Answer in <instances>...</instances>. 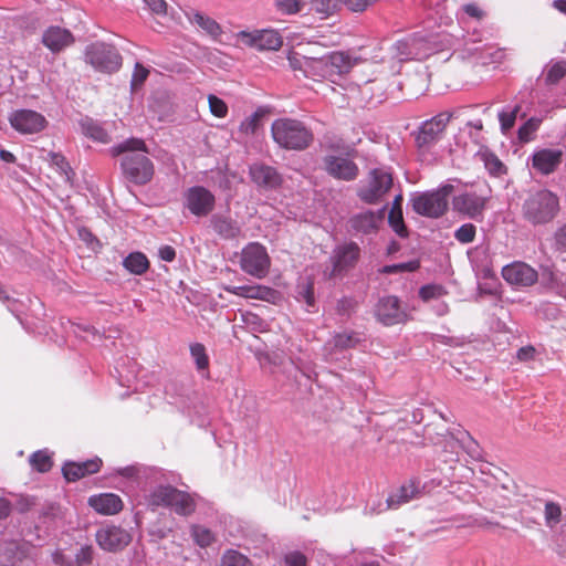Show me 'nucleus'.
Masks as SVG:
<instances>
[{
	"label": "nucleus",
	"instance_id": "f257e3e1",
	"mask_svg": "<svg viewBox=\"0 0 566 566\" xmlns=\"http://www.w3.org/2000/svg\"><path fill=\"white\" fill-rule=\"evenodd\" d=\"M112 156L128 153L122 160V169L127 179L136 185L149 182L154 176V165L147 157L145 142L139 138H130L109 149Z\"/></svg>",
	"mask_w": 566,
	"mask_h": 566
},
{
	"label": "nucleus",
	"instance_id": "f03ea898",
	"mask_svg": "<svg viewBox=\"0 0 566 566\" xmlns=\"http://www.w3.org/2000/svg\"><path fill=\"white\" fill-rule=\"evenodd\" d=\"M271 133L273 140L289 150H303L313 142L312 132L302 122L293 118L275 119Z\"/></svg>",
	"mask_w": 566,
	"mask_h": 566
},
{
	"label": "nucleus",
	"instance_id": "7ed1b4c3",
	"mask_svg": "<svg viewBox=\"0 0 566 566\" xmlns=\"http://www.w3.org/2000/svg\"><path fill=\"white\" fill-rule=\"evenodd\" d=\"M559 199L547 189L531 192L523 203V216L532 224L551 222L558 213Z\"/></svg>",
	"mask_w": 566,
	"mask_h": 566
},
{
	"label": "nucleus",
	"instance_id": "20e7f679",
	"mask_svg": "<svg viewBox=\"0 0 566 566\" xmlns=\"http://www.w3.org/2000/svg\"><path fill=\"white\" fill-rule=\"evenodd\" d=\"M452 191L453 186L446 184L433 191L416 193L411 199L412 208L418 214L438 218L447 211L448 197Z\"/></svg>",
	"mask_w": 566,
	"mask_h": 566
},
{
	"label": "nucleus",
	"instance_id": "39448f33",
	"mask_svg": "<svg viewBox=\"0 0 566 566\" xmlns=\"http://www.w3.org/2000/svg\"><path fill=\"white\" fill-rule=\"evenodd\" d=\"M271 259L265 247L258 242L247 244L240 253V268L247 274L263 279L268 275Z\"/></svg>",
	"mask_w": 566,
	"mask_h": 566
},
{
	"label": "nucleus",
	"instance_id": "423d86ee",
	"mask_svg": "<svg viewBox=\"0 0 566 566\" xmlns=\"http://www.w3.org/2000/svg\"><path fill=\"white\" fill-rule=\"evenodd\" d=\"M85 61L96 71L104 73L116 72L122 65L118 51L104 42L90 44L85 50Z\"/></svg>",
	"mask_w": 566,
	"mask_h": 566
},
{
	"label": "nucleus",
	"instance_id": "0eeeda50",
	"mask_svg": "<svg viewBox=\"0 0 566 566\" xmlns=\"http://www.w3.org/2000/svg\"><path fill=\"white\" fill-rule=\"evenodd\" d=\"M392 185L391 174L384 168L373 169L367 179V184L360 187L359 198L366 203L378 202Z\"/></svg>",
	"mask_w": 566,
	"mask_h": 566
},
{
	"label": "nucleus",
	"instance_id": "6e6552de",
	"mask_svg": "<svg viewBox=\"0 0 566 566\" xmlns=\"http://www.w3.org/2000/svg\"><path fill=\"white\" fill-rule=\"evenodd\" d=\"M95 541L101 549L115 553L130 543L132 535L120 526L104 525L96 531Z\"/></svg>",
	"mask_w": 566,
	"mask_h": 566
},
{
	"label": "nucleus",
	"instance_id": "1a4fd4ad",
	"mask_svg": "<svg viewBox=\"0 0 566 566\" xmlns=\"http://www.w3.org/2000/svg\"><path fill=\"white\" fill-rule=\"evenodd\" d=\"M238 39L241 43L260 51H276L283 43L282 36L275 30L241 31L238 33Z\"/></svg>",
	"mask_w": 566,
	"mask_h": 566
},
{
	"label": "nucleus",
	"instance_id": "9d476101",
	"mask_svg": "<svg viewBox=\"0 0 566 566\" xmlns=\"http://www.w3.org/2000/svg\"><path fill=\"white\" fill-rule=\"evenodd\" d=\"M11 126L21 134H35L46 126L45 117L32 109H18L10 114Z\"/></svg>",
	"mask_w": 566,
	"mask_h": 566
},
{
	"label": "nucleus",
	"instance_id": "9b49d317",
	"mask_svg": "<svg viewBox=\"0 0 566 566\" xmlns=\"http://www.w3.org/2000/svg\"><path fill=\"white\" fill-rule=\"evenodd\" d=\"M486 202L488 197L471 191L454 197L453 208L470 219L482 220Z\"/></svg>",
	"mask_w": 566,
	"mask_h": 566
},
{
	"label": "nucleus",
	"instance_id": "f8f14e48",
	"mask_svg": "<svg viewBox=\"0 0 566 566\" xmlns=\"http://www.w3.org/2000/svg\"><path fill=\"white\" fill-rule=\"evenodd\" d=\"M359 247L354 242L338 245L331 258L333 268L328 276L340 275L355 266L359 259Z\"/></svg>",
	"mask_w": 566,
	"mask_h": 566
},
{
	"label": "nucleus",
	"instance_id": "ddd939ff",
	"mask_svg": "<svg viewBox=\"0 0 566 566\" xmlns=\"http://www.w3.org/2000/svg\"><path fill=\"white\" fill-rule=\"evenodd\" d=\"M316 63L322 67L324 77H334L347 74L358 63V59L344 52H333Z\"/></svg>",
	"mask_w": 566,
	"mask_h": 566
},
{
	"label": "nucleus",
	"instance_id": "4468645a",
	"mask_svg": "<svg viewBox=\"0 0 566 566\" xmlns=\"http://www.w3.org/2000/svg\"><path fill=\"white\" fill-rule=\"evenodd\" d=\"M186 207L195 216H207L214 207V196L206 188L196 186L185 195Z\"/></svg>",
	"mask_w": 566,
	"mask_h": 566
},
{
	"label": "nucleus",
	"instance_id": "2eb2a0df",
	"mask_svg": "<svg viewBox=\"0 0 566 566\" xmlns=\"http://www.w3.org/2000/svg\"><path fill=\"white\" fill-rule=\"evenodd\" d=\"M503 279L511 285L531 286L537 281V272L524 262H513L502 269Z\"/></svg>",
	"mask_w": 566,
	"mask_h": 566
},
{
	"label": "nucleus",
	"instance_id": "dca6fc26",
	"mask_svg": "<svg viewBox=\"0 0 566 566\" xmlns=\"http://www.w3.org/2000/svg\"><path fill=\"white\" fill-rule=\"evenodd\" d=\"M377 319L384 325L391 326L405 322L407 315L400 308L396 296H386L379 300L375 308Z\"/></svg>",
	"mask_w": 566,
	"mask_h": 566
},
{
	"label": "nucleus",
	"instance_id": "f3484780",
	"mask_svg": "<svg viewBox=\"0 0 566 566\" xmlns=\"http://www.w3.org/2000/svg\"><path fill=\"white\" fill-rule=\"evenodd\" d=\"M424 486L420 488L419 481L411 480L408 483L401 485L396 492L390 494L386 501V505H380L379 510L371 509L375 513H381L386 510L398 509L401 504L408 503L409 501L417 499L423 493Z\"/></svg>",
	"mask_w": 566,
	"mask_h": 566
},
{
	"label": "nucleus",
	"instance_id": "a211bd4d",
	"mask_svg": "<svg viewBox=\"0 0 566 566\" xmlns=\"http://www.w3.org/2000/svg\"><path fill=\"white\" fill-rule=\"evenodd\" d=\"M563 151L556 148H541L532 155V167L542 175L554 172L560 165Z\"/></svg>",
	"mask_w": 566,
	"mask_h": 566
},
{
	"label": "nucleus",
	"instance_id": "6ab92c4d",
	"mask_svg": "<svg viewBox=\"0 0 566 566\" xmlns=\"http://www.w3.org/2000/svg\"><path fill=\"white\" fill-rule=\"evenodd\" d=\"M324 164L326 171L337 179L353 180L358 175L356 164L345 157L326 156Z\"/></svg>",
	"mask_w": 566,
	"mask_h": 566
},
{
	"label": "nucleus",
	"instance_id": "aec40b11",
	"mask_svg": "<svg viewBox=\"0 0 566 566\" xmlns=\"http://www.w3.org/2000/svg\"><path fill=\"white\" fill-rule=\"evenodd\" d=\"M73 41L74 38L72 33L67 29L60 27H50L42 35L43 44L52 52L64 50L66 46L71 45Z\"/></svg>",
	"mask_w": 566,
	"mask_h": 566
},
{
	"label": "nucleus",
	"instance_id": "412c9836",
	"mask_svg": "<svg viewBox=\"0 0 566 566\" xmlns=\"http://www.w3.org/2000/svg\"><path fill=\"white\" fill-rule=\"evenodd\" d=\"M88 505L99 514L114 515L122 511L123 501L114 493H102L91 496Z\"/></svg>",
	"mask_w": 566,
	"mask_h": 566
},
{
	"label": "nucleus",
	"instance_id": "4be33fe9",
	"mask_svg": "<svg viewBox=\"0 0 566 566\" xmlns=\"http://www.w3.org/2000/svg\"><path fill=\"white\" fill-rule=\"evenodd\" d=\"M102 460L95 458L84 462H66L62 469L63 475L67 481H76L86 474L95 473L99 470Z\"/></svg>",
	"mask_w": 566,
	"mask_h": 566
},
{
	"label": "nucleus",
	"instance_id": "5701e85b",
	"mask_svg": "<svg viewBox=\"0 0 566 566\" xmlns=\"http://www.w3.org/2000/svg\"><path fill=\"white\" fill-rule=\"evenodd\" d=\"M252 180L260 187L274 189L281 184V177L277 171L262 164H255L250 167Z\"/></svg>",
	"mask_w": 566,
	"mask_h": 566
},
{
	"label": "nucleus",
	"instance_id": "b1692460",
	"mask_svg": "<svg viewBox=\"0 0 566 566\" xmlns=\"http://www.w3.org/2000/svg\"><path fill=\"white\" fill-rule=\"evenodd\" d=\"M385 208L379 212L364 211L350 219V227L356 232L371 233L378 229L379 223L384 218Z\"/></svg>",
	"mask_w": 566,
	"mask_h": 566
},
{
	"label": "nucleus",
	"instance_id": "393cba45",
	"mask_svg": "<svg viewBox=\"0 0 566 566\" xmlns=\"http://www.w3.org/2000/svg\"><path fill=\"white\" fill-rule=\"evenodd\" d=\"M451 115L449 113H440L439 115L432 117L429 120H426L420 129L419 138L423 143H429L433 140L438 135H440L447 124L449 123Z\"/></svg>",
	"mask_w": 566,
	"mask_h": 566
},
{
	"label": "nucleus",
	"instance_id": "a878e982",
	"mask_svg": "<svg viewBox=\"0 0 566 566\" xmlns=\"http://www.w3.org/2000/svg\"><path fill=\"white\" fill-rule=\"evenodd\" d=\"M211 226L216 233L222 239L232 240L241 235V228L237 221L222 214H214L211 218Z\"/></svg>",
	"mask_w": 566,
	"mask_h": 566
},
{
	"label": "nucleus",
	"instance_id": "bb28decb",
	"mask_svg": "<svg viewBox=\"0 0 566 566\" xmlns=\"http://www.w3.org/2000/svg\"><path fill=\"white\" fill-rule=\"evenodd\" d=\"M224 290L237 296L254 300H270L274 291L263 285H229Z\"/></svg>",
	"mask_w": 566,
	"mask_h": 566
},
{
	"label": "nucleus",
	"instance_id": "cd10ccee",
	"mask_svg": "<svg viewBox=\"0 0 566 566\" xmlns=\"http://www.w3.org/2000/svg\"><path fill=\"white\" fill-rule=\"evenodd\" d=\"M190 23L199 27L203 32L213 39L221 35L222 30L220 24L212 18L199 12L192 11L186 14Z\"/></svg>",
	"mask_w": 566,
	"mask_h": 566
},
{
	"label": "nucleus",
	"instance_id": "c85d7f7f",
	"mask_svg": "<svg viewBox=\"0 0 566 566\" xmlns=\"http://www.w3.org/2000/svg\"><path fill=\"white\" fill-rule=\"evenodd\" d=\"M444 442L446 451L448 452L457 453L458 448L461 446L472 459L480 460L482 458L479 444L469 436L465 438V440L461 441L453 438L452 436H447L444 438Z\"/></svg>",
	"mask_w": 566,
	"mask_h": 566
},
{
	"label": "nucleus",
	"instance_id": "c756f323",
	"mask_svg": "<svg viewBox=\"0 0 566 566\" xmlns=\"http://www.w3.org/2000/svg\"><path fill=\"white\" fill-rule=\"evenodd\" d=\"M177 490L171 485H158L147 496V503L153 507L165 506L170 509Z\"/></svg>",
	"mask_w": 566,
	"mask_h": 566
},
{
	"label": "nucleus",
	"instance_id": "7c9ffc66",
	"mask_svg": "<svg viewBox=\"0 0 566 566\" xmlns=\"http://www.w3.org/2000/svg\"><path fill=\"white\" fill-rule=\"evenodd\" d=\"M357 340L358 338L354 333H338L325 344V355L328 359H333L334 349H347L354 347Z\"/></svg>",
	"mask_w": 566,
	"mask_h": 566
},
{
	"label": "nucleus",
	"instance_id": "2f4dec72",
	"mask_svg": "<svg viewBox=\"0 0 566 566\" xmlns=\"http://www.w3.org/2000/svg\"><path fill=\"white\" fill-rule=\"evenodd\" d=\"M175 494L170 509L181 516L191 515L196 511L193 496L181 490H177Z\"/></svg>",
	"mask_w": 566,
	"mask_h": 566
},
{
	"label": "nucleus",
	"instance_id": "473e14b6",
	"mask_svg": "<svg viewBox=\"0 0 566 566\" xmlns=\"http://www.w3.org/2000/svg\"><path fill=\"white\" fill-rule=\"evenodd\" d=\"M124 268L132 274L142 275L149 269V261L142 252H132L123 260Z\"/></svg>",
	"mask_w": 566,
	"mask_h": 566
},
{
	"label": "nucleus",
	"instance_id": "72a5a7b5",
	"mask_svg": "<svg viewBox=\"0 0 566 566\" xmlns=\"http://www.w3.org/2000/svg\"><path fill=\"white\" fill-rule=\"evenodd\" d=\"M342 4V0H310L307 1V10L319 14L325 19L334 14Z\"/></svg>",
	"mask_w": 566,
	"mask_h": 566
},
{
	"label": "nucleus",
	"instance_id": "f704fd0d",
	"mask_svg": "<svg viewBox=\"0 0 566 566\" xmlns=\"http://www.w3.org/2000/svg\"><path fill=\"white\" fill-rule=\"evenodd\" d=\"M83 134L98 143L107 144L111 138L107 132L96 122L91 118H85L81 123Z\"/></svg>",
	"mask_w": 566,
	"mask_h": 566
},
{
	"label": "nucleus",
	"instance_id": "c9c22d12",
	"mask_svg": "<svg viewBox=\"0 0 566 566\" xmlns=\"http://www.w3.org/2000/svg\"><path fill=\"white\" fill-rule=\"evenodd\" d=\"M514 492L509 486L495 484L488 492L491 502L500 507H505L511 503Z\"/></svg>",
	"mask_w": 566,
	"mask_h": 566
},
{
	"label": "nucleus",
	"instance_id": "e433bc0d",
	"mask_svg": "<svg viewBox=\"0 0 566 566\" xmlns=\"http://www.w3.org/2000/svg\"><path fill=\"white\" fill-rule=\"evenodd\" d=\"M276 11L284 15H292L307 9V0H275Z\"/></svg>",
	"mask_w": 566,
	"mask_h": 566
},
{
	"label": "nucleus",
	"instance_id": "4c0bfd02",
	"mask_svg": "<svg viewBox=\"0 0 566 566\" xmlns=\"http://www.w3.org/2000/svg\"><path fill=\"white\" fill-rule=\"evenodd\" d=\"M190 533L193 542L202 548L210 546L216 541L213 532L203 525H191Z\"/></svg>",
	"mask_w": 566,
	"mask_h": 566
},
{
	"label": "nucleus",
	"instance_id": "58836bf2",
	"mask_svg": "<svg viewBox=\"0 0 566 566\" xmlns=\"http://www.w3.org/2000/svg\"><path fill=\"white\" fill-rule=\"evenodd\" d=\"M520 111L521 105L517 104L513 107H505L499 112V122L503 134H507L514 127Z\"/></svg>",
	"mask_w": 566,
	"mask_h": 566
},
{
	"label": "nucleus",
	"instance_id": "ea45409f",
	"mask_svg": "<svg viewBox=\"0 0 566 566\" xmlns=\"http://www.w3.org/2000/svg\"><path fill=\"white\" fill-rule=\"evenodd\" d=\"M221 566H252V563L240 552L228 549L221 557Z\"/></svg>",
	"mask_w": 566,
	"mask_h": 566
},
{
	"label": "nucleus",
	"instance_id": "a19ab883",
	"mask_svg": "<svg viewBox=\"0 0 566 566\" xmlns=\"http://www.w3.org/2000/svg\"><path fill=\"white\" fill-rule=\"evenodd\" d=\"M30 464L39 472H48L52 467V459L46 450H39L30 457Z\"/></svg>",
	"mask_w": 566,
	"mask_h": 566
},
{
	"label": "nucleus",
	"instance_id": "79ce46f5",
	"mask_svg": "<svg viewBox=\"0 0 566 566\" xmlns=\"http://www.w3.org/2000/svg\"><path fill=\"white\" fill-rule=\"evenodd\" d=\"M190 354L196 363L198 370H207L209 367V357L206 353V348L200 343H195L190 346Z\"/></svg>",
	"mask_w": 566,
	"mask_h": 566
},
{
	"label": "nucleus",
	"instance_id": "37998d69",
	"mask_svg": "<svg viewBox=\"0 0 566 566\" xmlns=\"http://www.w3.org/2000/svg\"><path fill=\"white\" fill-rule=\"evenodd\" d=\"M541 119L537 117H532L524 123L517 132L518 139L522 143H528L533 139L534 133L538 129L541 125Z\"/></svg>",
	"mask_w": 566,
	"mask_h": 566
},
{
	"label": "nucleus",
	"instance_id": "c03bdc74",
	"mask_svg": "<svg viewBox=\"0 0 566 566\" xmlns=\"http://www.w3.org/2000/svg\"><path fill=\"white\" fill-rule=\"evenodd\" d=\"M545 524L549 528H554L562 518V509L557 503L546 502L544 510Z\"/></svg>",
	"mask_w": 566,
	"mask_h": 566
},
{
	"label": "nucleus",
	"instance_id": "a18cd8bd",
	"mask_svg": "<svg viewBox=\"0 0 566 566\" xmlns=\"http://www.w3.org/2000/svg\"><path fill=\"white\" fill-rule=\"evenodd\" d=\"M261 118H262V114L259 112H254L250 116L245 117L240 124V127H239L240 133L245 136H251V135L255 134V132L260 127Z\"/></svg>",
	"mask_w": 566,
	"mask_h": 566
},
{
	"label": "nucleus",
	"instance_id": "49530a36",
	"mask_svg": "<svg viewBox=\"0 0 566 566\" xmlns=\"http://www.w3.org/2000/svg\"><path fill=\"white\" fill-rule=\"evenodd\" d=\"M388 222L392 230L400 237L407 234V230L403 223L402 209H391L388 216Z\"/></svg>",
	"mask_w": 566,
	"mask_h": 566
},
{
	"label": "nucleus",
	"instance_id": "de8ad7c7",
	"mask_svg": "<svg viewBox=\"0 0 566 566\" xmlns=\"http://www.w3.org/2000/svg\"><path fill=\"white\" fill-rule=\"evenodd\" d=\"M482 158H483L485 168L490 171V174L500 176L504 172V170H505L504 165L494 154L484 151L482 154Z\"/></svg>",
	"mask_w": 566,
	"mask_h": 566
},
{
	"label": "nucleus",
	"instance_id": "09e8293b",
	"mask_svg": "<svg viewBox=\"0 0 566 566\" xmlns=\"http://www.w3.org/2000/svg\"><path fill=\"white\" fill-rule=\"evenodd\" d=\"M242 322L244 325L251 331V332H265L266 331V324L265 322L260 318L256 314L245 312L241 314Z\"/></svg>",
	"mask_w": 566,
	"mask_h": 566
},
{
	"label": "nucleus",
	"instance_id": "8fccbe9b",
	"mask_svg": "<svg viewBox=\"0 0 566 566\" xmlns=\"http://www.w3.org/2000/svg\"><path fill=\"white\" fill-rule=\"evenodd\" d=\"M446 294V290L442 285L439 284H428L420 289L419 296L423 301H430L433 298H439Z\"/></svg>",
	"mask_w": 566,
	"mask_h": 566
},
{
	"label": "nucleus",
	"instance_id": "3c124183",
	"mask_svg": "<svg viewBox=\"0 0 566 566\" xmlns=\"http://www.w3.org/2000/svg\"><path fill=\"white\" fill-rule=\"evenodd\" d=\"M208 104L212 115L219 118H223L228 114L227 104L216 95L210 94L208 96Z\"/></svg>",
	"mask_w": 566,
	"mask_h": 566
},
{
	"label": "nucleus",
	"instance_id": "603ef678",
	"mask_svg": "<svg viewBox=\"0 0 566 566\" xmlns=\"http://www.w3.org/2000/svg\"><path fill=\"white\" fill-rule=\"evenodd\" d=\"M475 237V227L471 223L461 226L455 232L454 238L461 243H470Z\"/></svg>",
	"mask_w": 566,
	"mask_h": 566
},
{
	"label": "nucleus",
	"instance_id": "864d4df0",
	"mask_svg": "<svg viewBox=\"0 0 566 566\" xmlns=\"http://www.w3.org/2000/svg\"><path fill=\"white\" fill-rule=\"evenodd\" d=\"M49 157H50L51 165L54 166L69 180L70 179L69 174L71 171V168L69 166V163L65 160V158L62 155L56 154V153H50Z\"/></svg>",
	"mask_w": 566,
	"mask_h": 566
},
{
	"label": "nucleus",
	"instance_id": "5fc2aeb1",
	"mask_svg": "<svg viewBox=\"0 0 566 566\" xmlns=\"http://www.w3.org/2000/svg\"><path fill=\"white\" fill-rule=\"evenodd\" d=\"M394 50H395L394 56L400 61L411 59L413 55L411 45L407 41H398L394 45Z\"/></svg>",
	"mask_w": 566,
	"mask_h": 566
},
{
	"label": "nucleus",
	"instance_id": "6e6d98bb",
	"mask_svg": "<svg viewBox=\"0 0 566 566\" xmlns=\"http://www.w3.org/2000/svg\"><path fill=\"white\" fill-rule=\"evenodd\" d=\"M485 256L486 258V250L485 249H479L476 248L472 253H470L471 262L476 271H481L484 276L491 275V269L488 265H480L479 264V256Z\"/></svg>",
	"mask_w": 566,
	"mask_h": 566
},
{
	"label": "nucleus",
	"instance_id": "4d7b16f0",
	"mask_svg": "<svg viewBox=\"0 0 566 566\" xmlns=\"http://www.w3.org/2000/svg\"><path fill=\"white\" fill-rule=\"evenodd\" d=\"M566 74V63L558 62L553 64L547 72V81L555 83Z\"/></svg>",
	"mask_w": 566,
	"mask_h": 566
},
{
	"label": "nucleus",
	"instance_id": "13d9d810",
	"mask_svg": "<svg viewBox=\"0 0 566 566\" xmlns=\"http://www.w3.org/2000/svg\"><path fill=\"white\" fill-rule=\"evenodd\" d=\"M93 547L91 545L83 546L75 555V562L78 565H88L93 560Z\"/></svg>",
	"mask_w": 566,
	"mask_h": 566
},
{
	"label": "nucleus",
	"instance_id": "bf43d9fd",
	"mask_svg": "<svg viewBox=\"0 0 566 566\" xmlns=\"http://www.w3.org/2000/svg\"><path fill=\"white\" fill-rule=\"evenodd\" d=\"M554 247L560 253H566V224L556 230L554 235Z\"/></svg>",
	"mask_w": 566,
	"mask_h": 566
},
{
	"label": "nucleus",
	"instance_id": "052dcab7",
	"mask_svg": "<svg viewBox=\"0 0 566 566\" xmlns=\"http://www.w3.org/2000/svg\"><path fill=\"white\" fill-rule=\"evenodd\" d=\"M148 73L149 72H148V70L146 67H144L139 63H136L135 70H134V73H133L132 85L133 86L142 85L145 82V80L147 78Z\"/></svg>",
	"mask_w": 566,
	"mask_h": 566
},
{
	"label": "nucleus",
	"instance_id": "680f3d73",
	"mask_svg": "<svg viewBox=\"0 0 566 566\" xmlns=\"http://www.w3.org/2000/svg\"><path fill=\"white\" fill-rule=\"evenodd\" d=\"M375 0H342L346 7L353 12H361L366 10Z\"/></svg>",
	"mask_w": 566,
	"mask_h": 566
},
{
	"label": "nucleus",
	"instance_id": "e2e57ef3",
	"mask_svg": "<svg viewBox=\"0 0 566 566\" xmlns=\"http://www.w3.org/2000/svg\"><path fill=\"white\" fill-rule=\"evenodd\" d=\"M286 566H306V557L300 552H291L285 555Z\"/></svg>",
	"mask_w": 566,
	"mask_h": 566
},
{
	"label": "nucleus",
	"instance_id": "0e129e2a",
	"mask_svg": "<svg viewBox=\"0 0 566 566\" xmlns=\"http://www.w3.org/2000/svg\"><path fill=\"white\" fill-rule=\"evenodd\" d=\"M146 6L156 14H166L167 3L165 0H144Z\"/></svg>",
	"mask_w": 566,
	"mask_h": 566
},
{
	"label": "nucleus",
	"instance_id": "69168bd1",
	"mask_svg": "<svg viewBox=\"0 0 566 566\" xmlns=\"http://www.w3.org/2000/svg\"><path fill=\"white\" fill-rule=\"evenodd\" d=\"M258 359L261 365H264L265 363L273 364V365L281 364V356L276 353H274V354L259 353Z\"/></svg>",
	"mask_w": 566,
	"mask_h": 566
},
{
	"label": "nucleus",
	"instance_id": "338daca9",
	"mask_svg": "<svg viewBox=\"0 0 566 566\" xmlns=\"http://www.w3.org/2000/svg\"><path fill=\"white\" fill-rule=\"evenodd\" d=\"M535 352L533 346H525L517 350L516 357L521 361H530L534 359Z\"/></svg>",
	"mask_w": 566,
	"mask_h": 566
},
{
	"label": "nucleus",
	"instance_id": "774afa93",
	"mask_svg": "<svg viewBox=\"0 0 566 566\" xmlns=\"http://www.w3.org/2000/svg\"><path fill=\"white\" fill-rule=\"evenodd\" d=\"M158 255L163 261L172 262L176 258V251L170 245H163L158 250Z\"/></svg>",
	"mask_w": 566,
	"mask_h": 566
}]
</instances>
